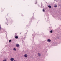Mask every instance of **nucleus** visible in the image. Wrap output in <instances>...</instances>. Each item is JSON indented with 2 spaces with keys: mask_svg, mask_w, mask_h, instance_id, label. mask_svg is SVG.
<instances>
[{
  "mask_svg": "<svg viewBox=\"0 0 61 61\" xmlns=\"http://www.w3.org/2000/svg\"><path fill=\"white\" fill-rule=\"evenodd\" d=\"M6 61V60H4L3 61Z\"/></svg>",
  "mask_w": 61,
  "mask_h": 61,
  "instance_id": "nucleus-14",
  "label": "nucleus"
},
{
  "mask_svg": "<svg viewBox=\"0 0 61 61\" xmlns=\"http://www.w3.org/2000/svg\"><path fill=\"white\" fill-rule=\"evenodd\" d=\"M10 60L11 61H15V60H14V59L13 58H11L10 59Z\"/></svg>",
  "mask_w": 61,
  "mask_h": 61,
  "instance_id": "nucleus-1",
  "label": "nucleus"
},
{
  "mask_svg": "<svg viewBox=\"0 0 61 61\" xmlns=\"http://www.w3.org/2000/svg\"><path fill=\"white\" fill-rule=\"evenodd\" d=\"M15 38H16V39H17L18 38V36H16L15 37Z\"/></svg>",
  "mask_w": 61,
  "mask_h": 61,
  "instance_id": "nucleus-6",
  "label": "nucleus"
},
{
  "mask_svg": "<svg viewBox=\"0 0 61 61\" xmlns=\"http://www.w3.org/2000/svg\"><path fill=\"white\" fill-rule=\"evenodd\" d=\"M43 12H45V10L44 9H43Z\"/></svg>",
  "mask_w": 61,
  "mask_h": 61,
  "instance_id": "nucleus-11",
  "label": "nucleus"
},
{
  "mask_svg": "<svg viewBox=\"0 0 61 61\" xmlns=\"http://www.w3.org/2000/svg\"><path fill=\"white\" fill-rule=\"evenodd\" d=\"M24 56L25 57H27V54H25L24 55Z\"/></svg>",
  "mask_w": 61,
  "mask_h": 61,
  "instance_id": "nucleus-3",
  "label": "nucleus"
},
{
  "mask_svg": "<svg viewBox=\"0 0 61 61\" xmlns=\"http://www.w3.org/2000/svg\"><path fill=\"white\" fill-rule=\"evenodd\" d=\"M38 56H41V54L40 53H38Z\"/></svg>",
  "mask_w": 61,
  "mask_h": 61,
  "instance_id": "nucleus-5",
  "label": "nucleus"
},
{
  "mask_svg": "<svg viewBox=\"0 0 61 61\" xmlns=\"http://www.w3.org/2000/svg\"><path fill=\"white\" fill-rule=\"evenodd\" d=\"M48 7H49V8H50L51 7V6L50 5H49L48 6Z\"/></svg>",
  "mask_w": 61,
  "mask_h": 61,
  "instance_id": "nucleus-7",
  "label": "nucleus"
},
{
  "mask_svg": "<svg viewBox=\"0 0 61 61\" xmlns=\"http://www.w3.org/2000/svg\"><path fill=\"white\" fill-rule=\"evenodd\" d=\"M14 50V51H16V49L15 48H14L13 49Z\"/></svg>",
  "mask_w": 61,
  "mask_h": 61,
  "instance_id": "nucleus-8",
  "label": "nucleus"
},
{
  "mask_svg": "<svg viewBox=\"0 0 61 61\" xmlns=\"http://www.w3.org/2000/svg\"><path fill=\"white\" fill-rule=\"evenodd\" d=\"M47 41L48 42H51V40L50 39H48Z\"/></svg>",
  "mask_w": 61,
  "mask_h": 61,
  "instance_id": "nucleus-2",
  "label": "nucleus"
},
{
  "mask_svg": "<svg viewBox=\"0 0 61 61\" xmlns=\"http://www.w3.org/2000/svg\"><path fill=\"white\" fill-rule=\"evenodd\" d=\"M16 46L17 47H19V45L18 44H17L16 45Z\"/></svg>",
  "mask_w": 61,
  "mask_h": 61,
  "instance_id": "nucleus-4",
  "label": "nucleus"
},
{
  "mask_svg": "<svg viewBox=\"0 0 61 61\" xmlns=\"http://www.w3.org/2000/svg\"><path fill=\"white\" fill-rule=\"evenodd\" d=\"M0 30H1V27H0Z\"/></svg>",
  "mask_w": 61,
  "mask_h": 61,
  "instance_id": "nucleus-13",
  "label": "nucleus"
},
{
  "mask_svg": "<svg viewBox=\"0 0 61 61\" xmlns=\"http://www.w3.org/2000/svg\"><path fill=\"white\" fill-rule=\"evenodd\" d=\"M11 40H10L9 41V42H11Z\"/></svg>",
  "mask_w": 61,
  "mask_h": 61,
  "instance_id": "nucleus-12",
  "label": "nucleus"
},
{
  "mask_svg": "<svg viewBox=\"0 0 61 61\" xmlns=\"http://www.w3.org/2000/svg\"><path fill=\"white\" fill-rule=\"evenodd\" d=\"M54 6L55 7H57V5H55Z\"/></svg>",
  "mask_w": 61,
  "mask_h": 61,
  "instance_id": "nucleus-9",
  "label": "nucleus"
},
{
  "mask_svg": "<svg viewBox=\"0 0 61 61\" xmlns=\"http://www.w3.org/2000/svg\"><path fill=\"white\" fill-rule=\"evenodd\" d=\"M52 32H53V31H52V30H51L50 31L51 33H52Z\"/></svg>",
  "mask_w": 61,
  "mask_h": 61,
  "instance_id": "nucleus-10",
  "label": "nucleus"
}]
</instances>
